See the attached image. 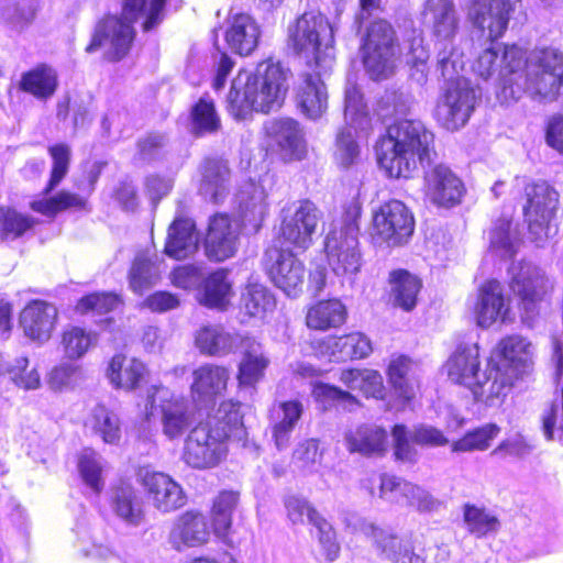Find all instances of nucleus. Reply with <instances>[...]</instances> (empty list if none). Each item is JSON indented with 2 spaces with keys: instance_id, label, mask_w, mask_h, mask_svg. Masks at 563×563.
Returning a JSON list of instances; mask_svg holds the SVG:
<instances>
[{
  "instance_id": "nucleus-31",
  "label": "nucleus",
  "mask_w": 563,
  "mask_h": 563,
  "mask_svg": "<svg viewBox=\"0 0 563 563\" xmlns=\"http://www.w3.org/2000/svg\"><path fill=\"white\" fill-rule=\"evenodd\" d=\"M271 144L277 146L286 161L301 159L306 154V142L297 121L290 118L274 120L266 125Z\"/></svg>"
},
{
  "instance_id": "nucleus-47",
  "label": "nucleus",
  "mask_w": 563,
  "mask_h": 563,
  "mask_svg": "<svg viewBox=\"0 0 563 563\" xmlns=\"http://www.w3.org/2000/svg\"><path fill=\"white\" fill-rule=\"evenodd\" d=\"M145 366L142 362L132 358L126 361L123 355H114L108 367L110 382L121 388L134 389L144 377Z\"/></svg>"
},
{
  "instance_id": "nucleus-43",
  "label": "nucleus",
  "mask_w": 563,
  "mask_h": 563,
  "mask_svg": "<svg viewBox=\"0 0 563 563\" xmlns=\"http://www.w3.org/2000/svg\"><path fill=\"white\" fill-rule=\"evenodd\" d=\"M347 450L363 455L382 454L387 449V433L376 426H361L345 437Z\"/></svg>"
},
{
  "instance_id": "nucleus-19",
  "label": "nucleus",
  "mask_w": 563,
  "mask_h": 563,
  "mask_svg": "<svg viewBox=\"0 0 563 563\" xmlns=\"http://www.w3.org/2000/svg\"><path fill=\"white\" fill-rule=\"evenodd\" d=\"M522 65L523 51L518 46H490L477 57L473 70L485 80L497 73L501 85L500 97L504 99L503 89L515 79V73Z\"/></svg>"
},
{
  "instance_id": "nucleus-49",
  "label": "nucleus",
  "mask_w": 563,
  "mask_h": 563,
  "mask_svg": "<svg viewBox=\"0 0 563 563\" xmlns=\"http://www.w3.org/2000/svg\"><path fill=\"white\" fill-rule=\"evenodd\" d=\"M410 360L406 356L393 360L388 366L389 383L395 394L405 401L412 399L419 387L418 380L410 374Z\"/></svg>"
},
{
  "instance_id": "nucleus-28",
  "label": "nucleus",
  "mask_w": 563,
  "mask_h": 563,
  "mask_svg": "<svg viewBox=\"0 0 563 563\" xmlns=\"http://www.w3.org/2000/svg\"><path fill=\"white\" fill-rule=\"evenodd\" d=\"M503 290V285L496 279L487 280L481 286L474 308L479 327L488 328L497 321H507L510 308Z\"/></svg>"
},
{
  "instance_id": "nucleus-16",
  "label": "nucleus",
  "mask_w": 563,
  "mask_h": 563,
  "mask_svg": "<svg viewBox=\"0 0 563 563\" xmlns=\"http://www.w3.org/2000/svg\"><path fill=\"white\" fill-rule=\"evenodd\" d=\"M511 291L519 298L525 318H533L540 302L545 298L553 285L545 273L529 262L512 264L509 268Z\"/></svg>"
},
{
  "instance_id": "nucleus-63",
  "label": "nucleus",
  "mask_w": 563,
  "mask_h": 563,
  "mask_svg": "<svg viewBox=\"0 0 563 563\" xmlns=\"http://www.w3.org/2000/svg\"><path fill=\"white\" fill-rule=\"evenodd\" d=\"M48 152L53 158V168L51 173L49 181L44 189V194L47 195L53 191L62 181V179L68 173L70 162V148L66 144H57L51 146Z\"/></svg>"
},
{
  "instance_id": "nucleus-25",
  "label": "nucleus",
  "mask_w": 563,
  "mask_h": 563,
  "mask_svg": "<svg viewBox=\"0 0 563 563\" xmlns=\"http://www.w3.org/2000/svg\"><path fill=\"white\" fill-rule=\"evenodd\" d=\"M308 65L312 68V73L305 71L300 75L296 91V103L306 118L318 120L328 109V92L321 79V70L327 68L316 69L310 62H308Z\"/></svg>"
},
{
  "instance_id": "nucleus-64",
  "label": "nucleus",
  "mask_w": 563,
  "mask_h": 563,
  "mask_svg": "<svg viewBox=\"0 0 563 563\" xmlns=\"http://www.w3.org/2000/svg\"><path fill=\"white\" fill-rule=\"evenodd\" d=\"M355 130L352 126L345 128L336 136L335 159L343 168H349L358 159V145L354 140Z\"/></svg>"
},
{
  "instance_id": "nucleus-59",
  "label": "nucleus",
  "mask_w": 563,
  "mask_h": 563,
  "mask_svg": "<svg viewBox=\"0 0 563 563\" xmlns=\"http://www.w3.org/2000/svg\"><path fill=\"white\" fill-rule=\"evenodd\" d=\"M192 131L197 135L212 133L220 128V119L212 100L201 98L192 108Z\"/></svg>"
},
{
  "instance_id": "nucleus-53",
  "label": "nucleus",
  "mask_w": 563,
  "mask_h": 563,
  "mask_svg": "<svg viewBox=\"0 0 563 563\" xmlns=\"http://www.w3.org/2000/svg\"><path fill=\"white\" fill-rule=\"evenodd\" d=\"M239 504V493L223 490L216 497L212 506V522L216 534L224 537L232 525V514Z\"/></svg>"
},
{
  "instance_id": "nucleus-24",
  "label": "nucleus",
  "mask_w": 563,
  "mask_h": 563,
  "mask_svg": "<svg viewBox=\"0 0 563 563\" xmlns=\"http://www.w3.org/2000/svg\"><path fill=\"white\" fill-rule=\"evenodd\" d=\"M239 225L227 213H216L209 219L205 239L208 258L222 262L232 257L239 246Z\"/></svg>"
},
{
  "instance_id": "nucleus-20",
  "label": "nucleus",
  "mask_w": 563,
  "mask_h": 563,
  "mask_svg": "<svg viewBox=\"0 0 563 563\" xmlns=\"http://www.w3.org/2000/svg\"><path fill=\"white\" fill-rule=\"evenodd\" d=\"M266 269L276 287L288 297H297L305 282V266L290 252L271 250L265 253Z\"/></svg>"
},
{
  "instance_id": "nucleus-17",
  "label": "nucleus",
  "mask_w": 563,
  "mask_h": 563,
  "mask_svg": "<svg viewBox=\"0 0 563 563\" xmlns=\"http://www.w3.org/2000/svg\"><path fill=\"white\" fill-rule=\"evenodd\" d=\"M134 36L133 24L121 15L108 14L97 22L86 52L90 54L104 47V58L119 62L130 52Z\"/></svg>"
},
{
  "instance_id": "nucleus-62",
  "label": "nucleus",
  "mask_w": 563,
  "mask_h": 563,
  "mask_svg": "<svg viewBox=\"0 0 563 563\" xmlns=\"http://www.w3.org/2000/svg\"><path fill=\"white\" fill-rule=\"evenodd\" d=\"M7 369L11 379L19 387L36 389L41 385L40 374L36 368L29 369V358L26 356L15 357Z\"/></svg>"
},
{
  "instance_id": "nucleus-23",
  "label": "nucleus",
  "mask_w": 563,
  "mask_h": 563,
  "mask_svg": "<svg viewBox=\"0 0 563 563\" xmlns=\"http://www.w3.org/2000/svg\"><path fill=\"white\" fill-rule=\"evenodd\" d=\"M512 11V0H473L470 18L482 36L494 41L506 31Z\"/></svg>"
},
{
  "instance_id": "nucleus-34",
  "label": "nucleus",
  "mask_w": 563,
  "mask_h": 563,
  "mask_svg": "<svg viewBox=\"0 0 563 563\" xmlns=\"http://www.w3.org/2000/svg\"><path fill=\"white\" fill-rule=\"evenodd\" d=\"M192 378L191 394L194 400L207 405L225 390L229 372L222 366L205 364L194 371Z\"/></svg>"
},
{
  "instance_id": "nucleus-48",
  "label": "nucleus",
  "mask_w": 563,
  "mask_h": 563,
  "mask_svg": "<svg viewBox=\"0 0 563 563\" xmlns=\"http://www.w3.org/2000/svg\"><path fill=\"white\" fill-rule=\"evenodd\" d=\"M521 240L517 227L510 219L500 218L494 222L489 233V246L501 257H512L518 252Z\"/></svg>"
},
{
  "instance_id": "nucleus-21",
  "label": "nucleus",
  "mask_w": 563,
  "mask_h": 563,
  "mask_svg": "<svg viewBox=\"0 0 563 563\" xmlns=\"http://www.w3.org/2000/svg\"><path fill=\"white\" fill-rule=\"evenodd\" d=\"M422 168L426 195L434 205L450 208L461 202L465 187L450 167L434 162Z\"/></svg>"
},
{
  "instance_id": "nucleus-32",
  "label": "nucleus",
  "mask_w": 563,
  "mask_h": 563,
  "mask_svg": "<svg viewBox=\"0 0 563 563\" xmlns=\"http://www.w3.org/2000/svg\"><path fill=\"white\" fill-rule=\"evenodd\" d=\"M209 528L200 512L186 511L177 517L168 534V543L176 551L198 547L207 542Z\"/></svg>"
},
{
  "instance_id": "nucleus-35",
  "label": "nucleus",
  "mask_w": 563,
  "mask_h": 563,
  "mask_svg": "<svg viewBox=\"0 0 563 563\" xmlns=\"http://www.w3.org/2000/svg\"><path fill=\"white\" fill-rule=\"evenodd\" d=\"M239 345L243 349L238 372L239 386L240 388H254L264 377L269 358L264 353L261 343L253 338L244 336Z\"/></svg>"
},
{
  "instance_id": "nucleus-54",
  "label": "nucleus",
  "mask_w": 563,
  "mask_h": 563,
  "mask_svg": "<svg viewBox=\"0 0 563 563\" xmlns=\"http://www.w3.org/2000/svg\"><path fill=\"white\" fill-rule=\"evenodd\" d=\"M86 200L77 194L62 190L53 197L35 200L31 203V208L46 217L53 218L58 212L69 209H84Z\"/></svg>"
},
{
  "instance_id": "nucleus-46",
  "label": "nucleus",
  "mask_w": 563,
  "mask_h": 563,
  "mask_svg": "<svg viewBox=\"0 0 563 563\" xmlns=\"http://www.w3.org/2000/svg\"><path fill=\"white\" fill-rule=\"evenodd\" d=\"M161 278L157 256H150L148 252L139 253L130 269V288L139 295L155 286Z\"/></svg>"
},
{
  "instance_id": "nucleus-58",
  "label": "nucleus",
  "mask_w": 563,
  "mask_h": 563,
  "mask_svg": "<svg viewBox=\"0 0 563 563\" xmlns=\"http://www.w3.org/2000/svg\"><path fill=\"white\" fill-rule=\"evenodd\" d=\"M32 217L19 213L14 209L0 208V239L15 240L33 228Z\"/></svg>"
},
{
  "instance_id": "nucleus-55",
  "label": "nucleus",
  "mask_w": 563,
  "mask_h": 563,
  "mask_svg": "<svg viewBox=\"0 0 563 563\" xmlns=\"http://www.w3.org/2000/svg\"><path fill=\"white\" fill-rule=\"evenodd\" d=\"M412 102L413 98L407 90L389 88L378 99L376 111L383 120L406 115Z\"/></svg>"
},
{
  "instance_id": "nucleus-44",
  "label": "nucleus",
  "mask_w": 563,
  "mask_h": 563,
  "mask_svg": "<svg viewBox=\"0 0 563 563\" xmlns=\"http://www.w3.org/2000/svg\"><path fill=\"white\" fill-rule=\"evenodd\" d=\"M345 319V306L338 299H330L313 305L307 312L306 322L310 329L328 330L340 327Z\"/></svg>"
},
{
  "instance_id": "nucleus-7",
  "label": "nucleus",
  "mask_w": 563,
  "mask_h": 563,
  "mask_svg": "<svg viewBox=\"0 0 563 563\" xmlns=\"http://www.w3.org/2000/svg\"><path fill=\"white\" fill-rule=\"evenodd\" d=\"M361 210L356 200L346 205L341 228L331 230L324 243L331 271L342 279V284L350 286L354 285L364 263L358 241Z\"/></svg>"
},
{
  "instance_id": "nucleus-51",
  "label": "nucleus",
  "mask_w": 563,
  "mask_h": 563,
  "mask_svg": "<svg viewBox=\"0 0 563 563\" xmlns=\"http://www.w3.org/2000/svg\"><path fill=\"white\" fill-rule=\"evenodd\" d=\"M242 309L251 318L263 319L276 306L275 298L269 289L261 284H250L241 298Z\"/></svg>"
},
{
  "instance_id": "nucleus-37",
  "label": "nucleus",
  "mask_w": 563,
  "mask_h": 563,
  "mask_svg": "<svg viewBox=\"0 0 563 563\" xmlns=\"http://www.w3.org/2000/svg\"><path fill=\"white\" fill-rule=\"evenodd\" d=\"M111 508L129 526L139 527L145 520L143 499L129 484H121L112 489Z\"/></svg>"
},
{
  "instance_id": "nucleus-33",
  "label": "nucleus",
  "mask_w": 563,
  "mask_h": 563,
  "mask_svg": "<svg viewBox=\"0 0 563 563\" xmlns=\"http://www.w3.org/2000/svg\"><path fill=\"white\" fill-rule=\"evenodd\" d=\"M234 205L243 227L257 233L267 212L264 191L253 183L246 184L235 195Z\"/></svg>"
},
{
  "instance_id": "nucleus-60",
  "label": "nucleus",
  "mask_w": 563,
  "mask_h": 563,
  "mask_svg": "<svg viewBox=\"0 0 563 563\" xmlns=\"http://www.w3.org/2000/svg\"><path fill=\"white\" fill-rule=\"evenodd\" d=\"M78 468L85 484L95 493H100L104 486L101 456L92 450H85L79 457Z\"/></svg>"
},
{
  "instance_id": "nucleus-5",
  "label": "nucleus",
  "mask_w": 563,
  "mask_h": 563,
  "mask_svg": "<svg viewBox=\"0 0 563 563\" xmlns=\"http://www.w3.org/2000/svg\"><path fill=\"white\" fill-rule=\"evenodd\" d=\"M424 23L431 31L437 49V68L443 78L452 79L463 70L464 54L456 46L462 16L454 0H426Z\"/></svg>"
},
{
  "instance_id": "nucleus-18",
  "label": "nucleus",
  "mask_w": 563,
  "mask_h": 563,
  "mask_svg": "<svg viewBox=\"0 0 563 563\" xmlns=\"http://www.w3.org/2000/svg\"><path fill=\"white\" fill-rule=\"evenodd\" d=\"M489 362L492 368L498 371V378H509L508 391L514 380L526 374L531 366V344L519 335L505 338L499 342Z\"/></svg>"
},
{
  "instance_id": "nucleus-42",
  "label": "nucleus",
  "mask_w": 563,
  "mask_h": 563,
  "mask_svg": "<svg viewBox=\"0 0 563 563\" xmlns=\"http://www.w3.org/2000/svg\"><path fill=\"white\" fill-rule=\"evenodd\" d=\"M57 73L46 64H40L21 76V90L38 100L49 99L57 90Z\"/></svg>"
},
{
  "instance_id": "nucleus-12",
  "label": "nucleus",
  "mask_w": 563,
  "mask_h": 563,
  "mask_svg": "<svg viewBox=\"0 0 563 563\" xmlns=\"http://www.w3.org/2000/svg\"><path fill=\"white\" fill-rule=\"evenodd\" d=\"M363 63L373 79L387 78L394 70L398 42L393 25L375 20L367 27L363 42Z\"/></svg>"
},
{
  "instance_id": "nucleus-13",
  "label": "nucleus",
  "mask_w": 563,
  "mask_h": 563,
  "mask_svg": "<svg viewBox=\"0 0 563 563\" xmlns=\"http://www.w3.org/2000/svg\"><path fill=\"white\" fill-rule=\"evenodd\" d=\"M454 78L455 76L449 79L451 84L439 96L433 112L437 122L451 132L460 130L468 122L477 101L475 89L468 81H453Z\"/></svg>"
},
{
  "instance_id": "nucleus-1",
  "label": "nucleus",
  "mask_w": 563,
  "mask_h": 563,
  "mask_svg": "<svg viewBox=\"0 0 563 563\" xmlns=\"http://www.w3.org/2000/svg\"><path fill=\"white\" fill-rule=\"evenodd\" d=\"M379 166L391 178H410L437 159L434 133L420 120H400L387 129L376 148Z\"/></svg>"
},
{
  "instance_id": "nucleus-38",
  "label": "nucleus",
  "mask_w": 563,
  "mask_h": 563,
  "mask_svg": "<svg viewBox=\"0 0 563 563\" xmlns=\"http://www.w3.org/2000/svg\"><path fill=\"white\" fill-rule=\"evenodd\" d=\"M40 0H0V25L22 33L35 21Z\"/></svg>"
},
{
  "instance_id": "nucleus-36",
  "label": "nucleus",
  "mask_w": 563,
  "mask_h": 563,
  "mask_svg": "<svg viewBox=\"0 0 563 563\" xmlns=\"http://www.w3.org/2000/svg\"><path fill=\"white\" fill-rule=\"evenodd\" d=\"M198 249L196 225L190 218H176L169 225L165 253L173 258L183 260L194 254Z\"/></svg>"
},
{
  "instance_id": "nucleus-10",
  "label": "nucleus",
  "mask_w": 563,
  "mask_h": 563,
  "mask_svg": "<svg viewBox=\"0 0 563 563\" xmlns=\"http://www.w3.org/2000/svg\"><path fill=\"white\" fill-rule=\"evenodd\" d=\"M145 409L147 420L156 415L159 417L162 433L168 440L180 439L195 422L188 401L162 386H152L147 390Z\"/></svg>"
},
{
  "instance_id": "nucleus-15",
  "label": "nucleus",
  "mask_w": 563,
  "mask_h": 563,
  "mask_svg": "<svg viewBox=\"0 0 563 563\" xmlns=\"http://www.w3.org/2000/svg\"><path fill=\"white\" fill-rule=\"evenodd\" d=\"M415 230L411 211L400 200H390L373 214L372 240L375 244L399 246L408 242Z\"/></svg>"
},
{
  "instance_id": "nucleus-8",
  "label": "nucleus",
  "mask_w": 563,
  "mask_h": 563,
  "mask_svg": "<svg viewBox=\"0 0 563 563\" xmlns=\"http://www.w3.org/2000/svg\"><path fill=\"white\" fill-rule=\"evenodd\" d=\"M346 528L361 532L373 541L378 555L391 563H426L424 549L417 547L409 536H398L391 529L382 528L356 514L343 519Z\"/></svg>"
},
{
  "instance_id": "nucleus-52",
  "label": "nucleus",
  "mask_w": 563,
  "mask_h": 563,
  "mask_svg": "<svg viewBox=\"0 0 563 563\" xmlns=\"http://www.w3.org/2000/svg\"><path fill=\"white\" fill-rule=\"evenodd\" d=\"M97 334L80 327H69L62 334V349L68 360L81 358L97 344Z\"/></svg>"
},
{
  "instance_id": "nucleus-61",
  "label": "nucleus",
  "mask_w": 563,
  "mask_h": 563,
  "mask_svg": "<svg viewBox=\"0 0 563 563\" xmlns=\"http://www.w3.org/2000/svg\"><path fill=\"white\" fill-rule=\"evenodd\" d=\"M464 521L467 530L476 537L497 531L499 527V521L495 516L471 505H466L464 508Z\"/></svg>"
},
{
  "instance_id": "nucleus-40",
  "label": "nucleus",
  "mask_w": 563,
  "mask_h": 563,
  "mask_svg": "<svg viewBox=\"0 0 563 563\" xmlns=\"http://www.w3.org/2000/svg\"><path fill=\"white\" fill-rule=\"evenodd\" d=\"M232 295L228 272L218 269L201 280L198 300L208 308L223 311L230 305Z\"/></svg>"
},
{
  "instance_id": "nucleus-56",
  "label": "nucleus",
  "mask_w": 563,
  "mask_h": 563,
  "mask_svg": "<svg viewBox=\"0 0 563 563\" xmlns=\"http://www.w3.org/2000/svg\"><path fill=\"white\" fill-rule=\"evenodd\" d=\"M500 428L495 423H486L475 428L451 445L453 452L484 451L490 446L492 441L498 435Z\"/></svg>"
},
{
  "instance_id": "nucleus-14",
  "label": "nucleus",
  "mask_w": 563,
  "mask_h": 563,
  "mask_svg": "<svg viewBox=\"0 0 563 563\" xmlns=\"http://www.w3.org/2000/svg\"><path fill=\"white\" fill-rule=\"evenodd\" d=\"M321 211L310 200H299L282 209L279 239L287 247L306 251L312 244Z\"/></svg>"
},
{
  "instance_id": "nucleus-27",
  "label": "nucleus",
  "mask_w": 563,
  "mask_h": 563,
  "mask_svg": "<svg viewBox=\"0 0 563 563\" xmlns=\"http://www.w3.org/2000/svg\"><path fill=\"white\" fill-rule=\"evenodd\" d=\"M142 483L153 507L161 512L177 510L186 504L183 488L164 473L146 472Z\"/></svg>"
},
{
  "instance_id": "nucleus-30",
  "label": "nucleus",
  "mask_w": 563,
  "mask_h": 563,
  "mask_svg": "<svg viewBox=\"0 0 563 563\" xmlns=\"http://www.w3.org/2000/svg\"><path fill=\"white\" fill-rule=\"evenodd\" d=\"M260 24L246 13L231 14L227 20L224 38L229 48L241 56L251 55L258 46Z\"/></svg>"
},
{
  "instance_id": "nucleus-29",
  "label": "nucleus",
  "mask_w": 563,
  "mask_h": 563,
  "mask_svg": "<svg viewBox=\"0 0 563 563\" xmlns=\"http://www.w3.org/2000/svg\"><path fill=\"white\" fill-rule=\"evenodd\" d=\"M57 309L44 300H32L20 313V325L25 336L44 343L49 340L57 320Z\"/></svg>"
},
{
  "instance_id": "nucleus-9",
  "label": "nucleus",
  "mask_w": 563,
  "mask_h": 563,
  "mask_svg": "<svg viewBox=\"0 0 563 563\" xmlns=\"http://www.w3.org/2000/svg\"><path fill=\"white\" fill-rule=\"evenodd\" d=\"M289 42L298 54L307 58L312 56L316 69L329 68L332 48L333 29L327 18L320 12H305L289 27Z\"/></svg>"
},
{
  "instance_id": "nucleus-2",
  "label": "nucleus",
  "mask_w": 563,
  "mask_h": 563,
  "mask_svg": "<svg viewBox=\"0 0 563 563\" xmlns=\"http://www.w3.org/2000/svg\"><path fill=\"white\" fill-rule=\"evenodd\" d=\"M240 404L223 401L207 421L192 428L187 435L183 460L194 468L217 466L227 455V441L244 437Z\"/></svg>"
},
{
  "instance_id": "nucleus-11",
  "label": "nucleus",
  "mask_w": 563,
  "mask_h": 563,
  "mask_svg": "<svg viewBox=\"0 0 563 563\" xmlns=\"http://www.w3.org/2000/svg\"><path fill=\"white\" fill-rule=\"evenodd\" d=\"M527 205L523 214L528 223L530 239L542 245L558 232L553 222L559 202V194L547 183H536L526 187Z\"/></svg>"
},
{
  "instance_id": "nucleus-4",
  "label": "nucleus",
  "mask_w": 563,
  "mask_h": 563,
  "mask_svg": "<svg viewBox=\"0 0 563 563\" xmlns=\"http://www.w3.org/2000/svg\"><path fill=\"white\" fill-rule=\"evenodd\" d=\"M511 80L503 89L505 101L518 100L523 93L555 99L563 85V53L555 47L533 49L523 55V65Z\"/></svg>"
},
{
  "instance_id": "nucleus-3",
  "label": "nucleus",
  "mask_w": 563,
  "mask_h": 563,
  "mask_svg": "<svg viewBox=\"0 0 563 563\" xmlns=\"http://www.w3.org/2000/svg\"><path fill=\"white\" fill-rule=\"evenodd\" d=\"M288 69L272 59L257 65L254 73L240 71L228 96L229 112L244 120L253 111L268 113L282 107L287 91Z\"/></svg>"
},
{
  "instance_id": "nucleus-57",
  "label": "nucleus",
  "mask_w": 563,
  "mask_h": 563,
  "mask_svg": "<svg viewBox=\"0 0 563 563\" xmlns=\"http://www.w3.org/2000/svg\"><path fill=\"white\" fill-rule=\"evenodd\" d=\"M344 117L354 129L368 124V111L363 95L355 84L347 82L344 92Z\"/></svg>"
},
{
  "instance_id": "nucleus-22",
  "label": "nucleus",
  "mask_w": 563,
  "mask_h": 563,
  "mask_svg": "<svg viewBox=\"0 0 563 563\" xmlns=\"http://www.w3.org/2000/svg\"><path fill=\"white\" fill-rule=\"evenodd\" d=\"M380 497L408 505L420 512H435L443 505L424 488L387 474L380 476Z\"/></svg>"
},
{
  "instance_id": "nucleus-50",
  "label": "nucleus",
  "mask_w": 563,
  "mask_h": 563,
  "mask_svg": "<svg viewBox=\"0 0 563 563\" xmlns=\"http://www.w3.org/2000/svg\"><path fill=\"white\" fill-rule=\"evenodd\" d=\"M89 426L107 444H118L121 440V422L118 415L102 405L92 409Z\"/></svg>"
},
{
  "instance_id": "nucleus-26",
  "label": "nucleus",
  "mask_w": 563,
  "mask_h": 563,
  "mask_svg": "<svg viewBox=\"0 0 563 563\" xmlns=\"http://www.w3.org/2000/svg\"><path fill=\"white\" fill-rule=\"evenodd\" d=\"M198 194L209 202L222 203L231 192V169L228 161L207 157L200 165Z\"/></svg>"
},
{
  "instance_id": "nucleus-45",
  "label": "nucleus",
  "mask_w": 563,
  "mask_h": 563,
  "mask_svg": "<svg viewBox=\"0 0 563 563\" xmlns=\"http://www.w3.org/2000/svg\"><path fill=\"white\" fill-rule=\"evenodd\" d=\"M389 282L393 303L405 311L412 310L421 288L420 279L405 269H398L390 273Z\"/></svg>"
},
{
  "instance_id": "nucleus-6",
  "label": "nucleus",
  "mask_w": 563,
  "mask_h": 563,
  "mask_svg": "<svg viewBox=\"0 0 563 563\" xmlns=\"http://www.w3.org/2000/svg\"><path fill=\"white\" fill-rule=\"evenodd\" d=\"M478 358L477 344H461L449 357L446 373L453 383L467 387L477 401L493 406L495 399L506 396L509 378H498V371L492 368L489 361L481 371Z\"/></svg>"
},
{
  "instance_id": "nucleus-41",
  "label": "nucleus",
  "mask_w": 563,
  "mask_h": 563,
  "mask_svg": "<svg viewBox=\"0 0 563 563\" xmlns=\"http://www.w3.org/2000/svg\"><path fill=\"white\" fill-rule=\"evenodd\" d=\"M242 340L241 335L230 333L221 325H205L197 331L195 342L200 352L219 355L231 352Z\"/></svg>"
},
{
  "instance_id": "nucleus-39",
  "label": "nucleus",
  "mask_w": 563,
  "mask_h": 563,
  "mask_svg": "<svg viewBox=\"0 0 563 563\" xmlns=\"http://www.w3.org/2000/svg\"><path fill=\"white\" fill-rule=\"evenodd\" d=\"M166 0H122L121 16L134 24L141 22L142 30L150 32L164 20Z\"/></svg>"
}]
</instances>
